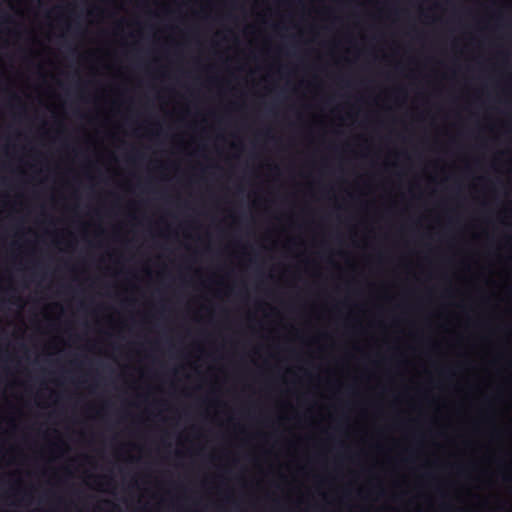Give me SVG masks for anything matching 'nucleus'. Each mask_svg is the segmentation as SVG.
I'll use <instances>...</instances> for the list:
<instances>
[{
    "mask_svg": "<svg viewBox=\"0 0 512 512\" xmlns=\"http://www.w3.org/2000/svg\"><path fill=\"white\" fill-rule=\"evenodd\" d=\"M502 480H503L504 483L510 484V483H512V475H510V474H503L502 475Z\"/></svg>",
    "mask_w": 512,
    "mask_h": 512,
    "instance_id": "2",
    "label": "nucleus"
},
{
    "mask_svg": "<svg viewBox=\"0 0 512 512\" xmlns=\"http://www.w3.org/2000/svg\"><path fill=\"white\" fill-rule=\"evenodd\" d=\"M483 86H484V85L482 84V87H483Z\"/></svg>",
    "mask_w": 512,
    "mask_h": 512,
    "instance_id": "5",
    "label": "nucleus"
},
{
    "mask_svg": "<svg viewBox=\"0 0 512 512\" xmlns=\"http://www.w3.org/2000/svg\"><path fill=\"white\" fill-rule=\"evenodd\" d=\"M499 18H500L501 20H504V16H503V14H502V13L500 14V17H499Z\"/></svg>",
    "mask_w": 512,
    "mask_h": 512,
    "instance_id": "4",
    "label": "nucleus"
},
{
    "mask_svg": "<svg viewBox=\"0 0 512 512\" xmlns=\"http://www.w3.org/2000/svg\"><path fill=\"white\" fill-rule=\"evenodd\" d=\"M484 148V138L482 137V149ZM482 183L484 182V175L481 176ZM484 209V199L482 198V210ZM484 222V216L482 215V223Z\"/></svg>",
    "mask_w": 512,
    "mask_h": 512,
    "instance_id": "3",
    "label": "nucleus"
},
{
    "mask_svg": "<svg viewBox=\"0 0 512 512\" xmlns=\"http://www.w3.org/2000/svg\"><path fill=\"white\" fill-rule=\"evenodd\" d=\"M484 304H482V307ZM484 330V317L482 316V331ZM484 344V335L482 334V345ZM484 386V355L482 354V387ZM484 424V391L482 390V425ZM484 443L482 442V465L484 464ZM482 512L486 507V499L484 496V467L482 466Z\"/></svg>",
    "mask_w": 512,
    "mask_h": 512,
    "instance_id": "1",
    "label": "nucleus"
}]
</instances>
